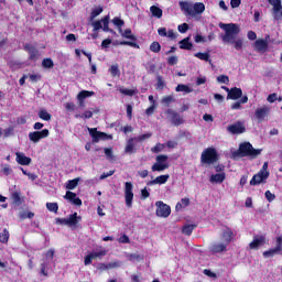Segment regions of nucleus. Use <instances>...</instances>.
<instances>
[{"label":"nucleus","mask_w":282,"mask_h":282,"mask_svg":"<svg viewBox=\"0 0 282 282\" xmlns=\"http://www.w3.org/2000/svg\"><path fill=\"white\" fill-rule=\"evenodd\" d=\"M261 155L260 149H254L252 143L250 142H242L239 145V149L232 152V158H258Z\"/></svg>","instance_id":"1"},{"label":"nucleus","mask_w":282,"mask_h":282,"mask_svg":"<svg viewBox=\"0 0 282 282\" xmlns=\"http://www.w3.org/2000/svg\"><path fill=\"white\" fill-rule=\"evenodd\" d=\"M219 28L225 32V35H223V41L225 43H232L235 39H237V34L241 32V30L239 29V24L235 23L225 24L220 22Z\"/></svg>","instance_id":"2"},{"label":"nucleus","mask_w":282,"mask_h":282,"mask_svg":"<svg viewBox=\"0 0 282 282\" xmlns=\"http://www.w3.org/2000/svg\"><path fill=\"white\" fill-rule=\"evenodd\" d=\"M88 133L91 138V142L85 144L86 151H91V144H97L100 140H109V138H111V135L98 131V128H88Z\"/></svg>","instance_id":"3"},{"label":"nucleus","mask_w":282,"mask_h":282,"mask_svg":"<svg viewBox=\"0 0 282 282\" xmlns=\"http://www.w3.org/2000/svg\"><path fill=\"white\" fill-rule=\"evenodd\" d=\"M219 160V154L217 153V149L207 148L202 152L200 162L202 164H215Z\"/></svg>","instance_id":"4"},{"label":"nucleus","mask_w":282,"mask_h":282,"mask_svg":"<svg viewBox=\"0 0 282 282\" xmlns=\"http://www.w3.org/2000/svg\"><path fill=\"white\" fill-rule=\"evenodd\" d=\"M120 34L123 39H129L130 41H121L119 45H129V47L140 50V45L135 43L138 41V37L133 35L131 29H126L124 32H120Z\"/></svg>","instance_id":"5"},{"label":"nucleus","mask_w":282,"mask_h":282,"mask_svg":"<svg viewBox=\"0 0 282 282\" xmlns=\"http://www.w3.org/2000/svg\"><path fill=\"white\" fill-rule=\"evenodd\" d=\"M109 15H105L101 20L93 22L94 32H98V30H102L104 32H109L116 36V32L113 29L109 28Z\"/></svg>","instance_id":"6"},{"label":"nucleus","mask_w":282,"mask_h":282,"mask_svg":"<svg viewBox=\"0 0 282 282\" xmlns=\"http://www.w3.org/2000/svg\"><path fill=\"white\" fill-rule=\"evenodd\" d=\"M169 155L161 154L156 156V163L152 165L153 173H162V171H166L169 169Z\"/></svg>","instance_id":"7"},{"label":"nucleus","mask_w":282,"mask_h":282,"mask_svg":"<svg viewBox=\"0 0 282 282\" xmlns=\"http://www.w3.org/2000/svg\"><path fill=\"white\" fill-rule=\"evenodd\" d=\"M45 138H50V130L43 129L41 131H33L29 133V140L30 142H33V144H39L41 140H45Z\"/></svg>","instance_id":"8"},{"label":"nucleus","mask_w":282,"mask_h":282,"mask_svg":"<svg viewBox=\"0 0 282 282\" xmlns=\"http://www.w3.org/2000/svg\"><path fill=\"white\" fill-rule=\"evenodd\" d=\"M165 115L174 127H180V124H184V118L182 117V115H180V112L167 108V110H165Z\"/></svg>","instance_id":"9"},{"label":"nucleus","mask_w":282,"mask_h":282,"mask_svg":"<svg viewBox=\"0 0 282 282\" xmlns=\"http://www.w3.org/2000/svg\"><path fill=\"white\" fill-rule=\"evenodd\" d=\"M124 199L128 208L133 206V183L126 182L124 183Z\"/></svg>","instance_id":"10"},{"label":"nucleus","mask_w":282,"mask_h":282,"mask_svg":"<svg viewBox=\"0 0 282 282\" xmlns=\"http://www.w3.org/2000/svg\"><path fill=\"white\" fill-rule=\"evenodd\" d=\"M156 206V217L166 218L171 215V206L164 204V202L159 200L155 204Z\"/></svg>","instance_id":"11"},{"label":"nucleus","mask_w":282,"mask_h":282,"mask_svg":"<svg viewBox=\"0 0 282 282\" xmlns=\"http://www.w3.org/2000/svg\"><path fill=\"white\" fill-rule=\"evenodd\" d=\"M265 246V236L263 235H256L253 236L252 241L249 243V250H259Z\"/></svg>","instance_id":"12"},{"label":"nucleus","mask_w":282,"mask_h":282,"mask_svg":"<svg viewBox=\"0 0 282 282\" xmlns=\"http://www.w3.org/2000/svg\"><path fill=\"white\" fill-rule=\"evenodd\" d=\"M24 51L29 54V61H33V63L39 61V56H41V54L39 53V48H36V46L32 44H25Z\"/></svg>","instance_id":"13"},{"label":"nucleus","mask_w":282,"mask_h":282,"mask_svg":"<svg viewBox=\"0 0 282 282\" xmlns=\"http://www.w3.org/2000/svg\"><path fill=\"white\" fill-rule=\"evenodd\" d=\"M227 131H229V133H232V135H239L241 133H246V126H243L241 121H238L228 126Z\"/></svg>","instance_id":"14"},{"label":"nucleus","mask_w":282,"mask_h":282,"mask_svg":"<svg viewBox=\"0 0 282 282\" xmlns=\"http://www.w3.org/2000/svg\"><path fill=\"white\" fill-rule=\"evenodd\" d=\"M268 177H270V173L264 174L263 172H258L250 180V186H259V184H263Z\"/></svg>","instance_id":"15"},{"label":"nucleus","mask_w":282,"mask_h":282,"mask_svg":"<svg viewBox=\"0 0 282 282\" xmlns=\"http://www.w3.org/2000/svg\"><path fill=\"white\" fill-rule=\"evenodd\" d=\"M253 50H256V52H258V54H265V52H268V50H270V46H269L268 42L264 41L263 39H258V40H256V42L253 44Z\"/></svg>","instance_id":"16"},{"label":"nucleus","mask_w":282,"mask_h":282,"mask_svg":"<svg viewBox=\"0 0 282 282\" xmlns=\"http://www.w3.org/2000/svg\"><path fill=\"white\" fill-rule=\"evenodd\" d=\"M270 116V107L263 106L261 108H258L254 112V117L258 120V122H263L265 118Z\"/></svg>","instance_id":"17"},{"label":"nucleus","mask_w":282,"mask_h":282,"mask_svg":"<svg viewBox=\"0 0 282 282\" xmlns=\"http://www.w3.org/2000/svg\"><path fill=\"white\" fill-rule=\"evenodd\" d=\"M270 6H273V14L275 21H279L282 19V6L281 0H268Z\"/></svg>","instance_id":"18"},{"label":"nucleus","mask_w":282,"mask_h":282,"mask_svg":"<svg viewBox=\"0 0 282 282\" xmlns=\"http://www.w3.org/2000/svg\"><path fill=\"white\" fill-rule=\"evenodd\" d=\"M135 144H138V140L132 137L127 141L124 153H128V155H133V153L138 152V148H135Z\"/></svg>","instance_id":"19"},{"label":"nucleus","mask_w":282,"mask_h":282,"mask_svg":"<svg viewBox=\"0 0 282 282\" xmlns=\"http://www.w3.org/2000/svg\"><path fill=\"white\" fill-rule=\"evenodd\" d=\"M64 199H68L74 206H83V200L79 197H76V193L74 192L67 191Z\"/></svg>","instance_id":"20"},{"label":"nucleus","mask_w":282,"mask_h":282,"mask_svg":"<svg viewBox=\"0 0 282 282\" xmlns=\"http://www.w3.org/2000/svg\"><path fill=\"white\" fill-rule=\"evenodd\" d=\"M170 177H171V175H169V174H163V175L156 176L154 180L149 181L147 183V186H155V184H159L162 186V184H166L169 182Z\"/></svg>","instance_id":"21"},{"label":"nucleus","mask_w":282,"mask_h":282,"mask_svg":"<svg viewBox=\"0 0 282 282\" xmlns=\"http://www.w3.org/2000/svg\"><path fill=\"white\" fill-rule=\"evenodd\" d=\"M243 96V90L241 88H230L229 94H227V100H239Z\"/></svg>","instance_id":"22"},{"label":"nucleus","mask_w":282,"mask_h":282,"mask_svg":"<svg viewBox=\"0 0 282 282\" xmlns=\"http://www.w3.org/2000/svg\"><path fill=\"white\" fill-rule=\"evenodd\" d=\"M209 250L213 254H219V252H226L228 250V245L226 242L214 243Z\"/></svg>","instance_id":"23"},{"label":"nucleus","mask_w":282,"mask_h":282,"mask_svg":"<svg viewBox=\"0 0 282 282\" xmlns=\"http://www.w3.org/2000/svg\"><path fill=\"white\" fill-rule=\"evenodd\" d=\"M17 162L18 164H20L21 166H30V164H32V159L29 156H25V154L17 152Z\"/></svg>","instance_id":"24"},{"label":"nucleus","mask_w":282,"mask_h":282,"mask_svg":"<svg viewBox=\"0 0 282 282\" xmlns=\"http://www.w3.org/2000/svg\"><path fill=\"white\" fill-rule=\"evenodd\" d=\"M234 238L235 232H232V229H230V227H226V229L223 231L224 243H226V246H230Z\"/></svg>","instance_id":"25"},{"label":"nucleus","mask_w":282,"mask_h":282,"mask_svg":"<svg viewBox=\"0 0 282 282\" xmlns=\"http://www.w3.org/2000/svg\"><path fill=\"white\" fill-rule=\"evenodd\" d=\"M11 199H12V206H21L25 202V198L21 196V192H13L11 194Z\"/></svg>","instance_id":"26"},{"label":"nucleus","mask_w":282,"mask_h":282,"mask_svg":"<svg viewBox=\"0 0 282 282\" xmlns=\"http://www.w3.org/2000/svg\"><path fill=\"white\" fill-rule=\"evenodd\" d=\"M178 47L180 50H187L188 52H191V50H193V42H191V35L181 40L178 42Z\"/></svg>","instance_id":"27"},{"label":"nucleus","mask_w":282,"mask_h":282,"mask_svg":"<svg viewBox=\"0 0 282 282\" xmlns=\"http://www.w3.org/2000/svg\"><path fill=\"white\" fill-rule=\"evenodd\" d=\"M180 8L183 10V12H186L189 17H195V12H193V4L188 3L186 1L180 2Z\"/></svg>","instance_id":"28"},{"label":"nucleus","mask_w":282,"mask_h":282,"mask_svg":"<svg viewBox=\"0 0 282 282\" xmlns=\"http://www.w3.org/2000/svg\"><path fill=\"white\" fill-rule=\"evenodd\" d=\"M225 180H226V173H218V174H213L209 178V182L212 184H223Z\"/></svg>","instance_id":"29"},{"label":"nucleus","mask_w":282,"mask_h":282,"mask_svg":"<svg viewBox=\"0 0 282 282\" xmlns=\"http://www.w3.org/2000/svg\"><path fill=\"white\" fill-rule=\"evenodd\" d=\"M192 10L195 14H203V12H205L206 10V6L203 2H196L194 3V6H192Z\"/></svg>","instance_id":"30"},{"label":"nucleus","mask_w":282,"mask_h":282,"mask_svg":"<svg viewBox=\"0 0 282 282\" xmlns=\"http://www.w3.org/2000/svg\"><path fill=\"white\" fill-rule=\"evenodd\" d=\"M67 219V224L68 226H76V224H78L80 221V216H78V213H74L72 215L68 216Z\"/></svg>","instance_id":"31"},{"label":"nucleus","mask_w":282,"mask_h":282,"mask_svg":"<svg viewBox=\"0 0 282 282\" xmlns=\"http://www.w3.org/2000/svg\"><path fill=\"white\" fill-rule=\"evenodd\" d=\"M150 12L152 17H154L155 19H162L163 11L160 7L158 6L150 7Z\"/></svg>","instance_id":"32"},{"label":"nucleus","mask_w":282,"mask_h":282,"mask_svg":"<svg viewBox=\"0 0 282 282\" xmlns=\"http://www.w3.org/2000/svg\"><path fill=\"white\" fill-rule=\"evenodd\" d=\"M197 228V225H184L182 228V232L183 235H185L186 237H191V235H193V230H195Z\"/></svg>","instance_id":"33"},{"label":"nucleus","mask_w":282,"mask_h":282,"mask_svg":"<svg viewBox=\"0 0 282 282\" xmlns=\"http://www.w3.org/2000/svg\"><path fill=\"white\" fill-rule=\"evenodd\" d=\"M195 58H199V61H205L206 63H213V59H210V54L209 53H195L194 54Z\"/></svg>","instance_id":"34"},{"label":"nucleus","mask_w":282,"mask_h":282,"mask_svg":"<svg viewBox=\"0 0 282 282\" xmlns=\"http://www.w3.org/2000/svg\"><path fill=\"white\" fill-rule=\"evenodd\" d=\"M94 91H89V90H82L78 93L77 95V100H85L86 98H91V96H94Z\"/></svg>","instance_id":"35"},{"label":"nucleus","mask_w":282,"mask_h":282,"mask_svg":"<svg viewBox=\"0 0 282 282\" xmlns=\"http://www.w3.org/2000/svg\"><path fill=\"white\" fill-rule=\"evenodd\" d=\"M186 206H191L189 198H182L175 206V210H182V208H186Z\"/></svg>","instance_id":"36"},{"label":"nucleus","mask_w":282,"mask_h":282,"mask_svg":"<svg viewBox=\"0 0 282 282\" xmlns=\"http://www.w3.org/2000/svg\"><path fill=\"white\" fill-rule=\"evenodd\" d=\"M128 261H144V256L140 253H128L127 254Z\"/></svg>","instance_id":"37"},{"label":"nucleus","mask_w":282,"mask_h":282,"mask_svg":"<svg viewBox=\"0 0 282 282\" xmlns=\"http://www.w3.org/2000/svg\"><path fill=\"white\" fill-rule=\"evenodd\" d=\"M150 52H153L154 54H160V52H162V45H160V42H152L150 44Z\"/></svg>","instance_id":"38"},{"label":"nucleus","mask_w":282,"mask_h":282,"mask_svg":"<svg viewBox=\"0 0 282 282\" xmlns=\"http://www.w3.org/2000/svg\"><path fill=\"white\" fill-rule=\"evenodd\" d=\"M279 252H281L280 251V248H272V249H269V250H267V251H263V257H264V259H268V258H270V257H274V254H279Z\"/></svg>","instance_id":"39"},{"label":"nucleus","mask_w":282,"mask_h":282,"mask_svg":"<svg viewBox=\"0 0 282 282\" xmlns=\"http://www.w3.org/2000/svg\"><path fill=\"white\" fill-rule=\"evenodd\" d=\"M37 116L39 118H41V120H45L46 122H50V120H52V116L50 115V112H47L46 109L40 110Z\"/></svg>","instance_id":"40"},{"label":"nucleus","mask_w":282,"mask_h":282,"mask_svg":"<svg viewBox=\"0 0 282 282\" xmlns=\"http://www.w3.org/2000/svg\"><path fill=\"white\" fill-rule=\"evenodd\" d=\"M78 182H80V177L69 180L66 184L67 191H74V188H76V186H78Z\"/></svg>","instance_id":"41"},{"label":"nucleus","mask_w":282,"mask_h":282,"mask_svg":"<svg viewBox=\"0 0 282 282\" xmlns=\"http://www.w3.org/2000/svg\"><path fill=\"white\" fill-rule=\"evenodd\" d=\"M109 74L112 76V78H116V76H120V67L118 64H113L109 68Z\"/></svg>","instance_id":"42"},{"label":"nucleus","mask_w":282,"mask_h":282,"mask_svg":"<svg viewBox=\"0 0 282 282\" xmlns=\"http://www.w3.org/2000/svg\"><path fill=\"white\" fill-rule=\"evenodd\" d=\"M10 241V231L8 229H3L0 234V243H8Z\"/></svg>","instance_id":"43"},{"label":"nucleus","mask_w":282,"mask_h":282,"mask_svg":"<svg viewBox=\"0 0 282 282\" xmlns=\"http://www.w3.org/2000/svg\"><path fill=\"white\" fill-rule=\"evenodd\" d=\"M42 67H44V69H52V67H54V61L50 57H46L42 61Z\"/></svg>","instance_id":"44"},{"label":"nucleus","mask_w":282,"mask_h":282,"mask_svg":"<svg viewBox=\"0 0 282 282\" xmlns=\"http://www.w3.org/2000/svg\"><path fill=\"white\" fill-rule=\"evenodd\" d=\"M175 91H184L185 94H192L193 89L184 84H178L175 88Z\"/></svg>","instance_id":"45"},{"label":"nucleus","mask_w":282,"mask_h":282,"mask_svg":"<svg viewBox=\"0 0 282 282\" xmlns=\"http://www.w3.org/2000/svg\"><path fill=\"white\" fill-rule=\"evenodd\" d=\"M162 105H165V107H170L172 102H175V98L173 95H169L162 98L161 100Z\"/></svg>","instance_id":"46"},{"label":"nucleus","mask_w":282,"mask_h":282,"mask_svg":"<svg viewBox=\"0 0 282 282\" xmlns=\"http://www.w3.org/2000/svg\"><path fill=\"white\" fill-rule=\"evenodd\" d=\"M112 23H113V25L119 28V32H122V26L124 25V20L116 17V18L112 19Z\"/></svg>","instance_id":"47"},{"label":"nucleus","mask_w":282,"mask_h":282,"mask_svg":"<svg viewBox=\"0 0 282 282\" xmlns=\"http://www.w3.org/2000/svg\"><path fill=\"white\" fill-rule=\"evenodd\" d=\"M166 87V84L164 83V77L162 75L156 76V89H164Z\"/></svg>","instance_id":"48"},{"label":"nucleus","mask_w":282,"mask_h":282,"mask_svg":"<svg viewBox=\"0 0 282 282\" xmlns=\"http://www.w3.org/2000/svg\"><path fill=\"white\" fill-rule=\"evenodd\" d=\"M75 118H84V120H89V118H94V111L86 110L83 115H75Z\"/></svg>","instance_id":"49"},{"label":"nucleus","mask_w":282,"mask_h":282,"mask_svg":"<svg viewBox=\"0 0 282 282\" xmlns=\"http://www.w3.org/2000/svg\"><path fill=\"white\" fill-rule=\"evenodd\" d=\"M46 208L50 213H58V203H46Z\"/></svg>","instance_id":"50"},{"label":"nucleus","mask_w":282,"mask_h":282,"mask_svg":"<svg viewBox=\"0 0 282 282\" xmlns=\"http://www.w3.org/2000/svg\"><path fill=\"white\" fill-rule=\"evenodd\" d=\"M152 135L153 133L147 132V133L140 134L139 137H134V140H137V142H144V140H149V138H151Z\"/></svg>","instance_id":"51"},{"label":"nucleus","mask_w":282,"mask_h":282,"mask_svg":"<svg viewBox=\"0 0 282 282\" xmlns=\"http://www.w3.org/2000/svg\"><path fill=\"white\" fill-rule=\"evenodd\" d=\"M107 256V250H100V251H96V252H90V257L93 259H100L101 257H106Z\"/></svg>","instance_id":"52"},{"label":"nucleus","mask_w":282,"mask_h":282,"mask_svg":"<svg viewBox=\"0 0 282 282\" xmlns=\"http://www.w3.org/2000/svg\"><path fill=\"white\" fill-rule=\"evenodd\" d=\"M102 7H97L91 10L90 12V19H96V17H99V14H102Z\"/></svg>","instance_id":"53"},{"label":"nucleus","mask_w":282,"mask_h":282,"mask_svg":"<svg viewBox=\"0 0 282 282\" xmlns=\"http://www.w3.org/2000/svg\"><path fill=\"white\" fill-rule=\"evenodd\" d=\"M177 63H180V58L176 55L167 57V65H170L171 67L177 65Z\"/></svg>","instance_id":"54"},{"label":"nucleus","mask_w":282,"mask_h":282,"mask_svg":"<svg viewBox=\"0 0 282 282\" xmlns=\"http://www.w3.org/2000/svg\"><path fill=\"white\" fill-rule=\"evenodd\" d=\"M218 83H221L224 85H228V83H230V77H228V75H219L217 77Z\"/></svg>","instance_id":"55"},{"label":"nucleus","mask_w":282,"mask_h":282,"mask_svg":"<svg viewBox=\"0 0 282 282\" xmlns=\"http://www.w3.org/2000/svg\"><path fill=\"white\" fill-rule=\"evenodd\" d=\"M120 94H123V96H134L135 90L129 89V88H120L119 89Z\"/></svg>","instance_id":"56"},{"label":"nucleus","mask_w":282,"mask_h":282,"mask_svg":"<svg viewBox=\"0 0 282 282\" xmlns=\"http://www.w3.org/2000/svg\"><path fill=\"white\" fill-rule=\"evenodd\" d=\"M158 108L156 104H152L148 109H145V116H153L155 109Z\"/></svg>","instance_id":"57"},{"label":"nucleus","mask_w":282,"mask_h":282,"mask_svg":"<svg viewBox=\"0 0 282 282\" xmlns=\"http://www.w3.org/2000/svg\"><path fill=\"white\" fill-rule=\"evenodd\" d=\"M120 261L109 262L106 264L107 270H113L116 268H120Z\"/></svg>","instance_id":"58"},{"label":"nucleus","mask_w":282,"mask_h":282,"mask_svg":"<svg viewBox=\"0 0 282 282\" xmlns=\"http://www.w3.org/2000/svg\"><path fill=\"white\" fill-rule=\"evenodd\" d=\"M177 30L181 34H186L188 32V23H182L177 26Z\"/></svg>","instance_id":"59"},{"label":"nucleus","mask_w":282,"mask_h":282,"mask_svg":"<svg viewBox=\"0 0 282 282\" xmlns=\"http://www.w3.org/2000/svg\"><path fill=\"white\" fill-rule=\"evenodd\" d=\"M264 197L270 203H272V202H274V199H276V195L272 194V192H270V191H267L264 193Z\"/></svg>","instance_id":"60"},{"label":"nucleus","mask_w":282,"mask_h":282,"mask_svg":"<svg viewBox=\"0 0 282 282\" xmlns=\"http://www.w3.org/2000/svg\"><path fill=\"white\" fill-rule=\"evenodd\" d=\"M203 274L209 276L210 279H217V273L210 271L209 269H204Z\"/></svg>","instance_id":"61"},{"label":"nucleus","mask_w":282,"mask_h":282,"mask_svg":"<svg viewBox=\"0 0 282 282\" xmlns=\"http://www.w3.org/2000/svg\"><path fill=\"white\" fill-rule=\"evenodd\" d=\"M29 78L31 83H39V80H41L42 77L40 74H30Z\"/></svg>","instance_id":"62"},{"label":"nucleus","mask_w":282,"mask_h":282,"mask_svg":"<svg viewBox=\"0 0 282 282\" xmlns=\"http://www.w3.org/2000/svg\"><path fill=\"white\" fill-rule=\"evenodd\" d=\"M65 109H66V111H75L76 105L74 102H66Z\"/></svg>","instance_id":"63"},{"label":"nucleus","mask_w":282,"mask_h":282,"mask_svg":"<svg viewBox=\"0 0 282 282\" xmlns=\"http://www.w3.org/2000/svg\"><path fill=\"white\" fill-rule=\"evenodd\" d=\"M275 248H280V252H282V236L276 237Z\"/></svg>","instance_id":"64"}]
</instances>
